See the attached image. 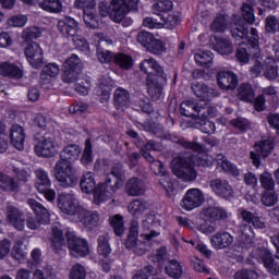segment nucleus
Listing matches in <instances>:
<instances>
[{"mask_svg": "<svg viewBox=\"0 0 279 279\" xmlns=\"http://www.w3.org/2000/svg\"><path fill=\"white\" fill-rule=\"evenodd\" d=\"M202 110H204V108L191 100H185L180 106V112L183 117H195V112L199 114Z\"/></svg>", "mask_w": 279, "mask_h": 279, "instance_id": "39", "label": "nucleus"}, {"mask_svg": "<svg viewBox=\"0 0 279 279\" xmlns=\"http://www.w3.org/2000/svg\"><path fill=\"white\" fill-rule=\"evenodd\" d=\"M41 34L43 32H40V28L36 26H31L23 31L22 37L26 43H29L31 40H36V38H40Z\"/></svg>", "mask_w": 279, "mask_h": 279, "instance_id": "58", "label": "nucleus"}, {"mask_svg": "<svg viewBox=\"0 0 279 279\" xmlns=\"http://www.w3.org/2000/svg\"><path fill=\"white\" fill-rule=\"evenodd\" d=\"M111 175H108L105 182L99 183L95 194L96 204H101V202H106V197L108 195H112V193H117L121 185L125 181V170H123V165L116 163L111 167Z\"/></svg>", "mask_w": 279, "mask_h": 279, "instance_id": "2", "label": "nucleus"}, {"mask_svg": "<svg viewBox=\"0 0 279 279\" xmlns=\"http://www.w3.org/2000/svg\"><path fill=\"white\" fill-rule=\"evenodd\" d=\"M238 97L241 101H245L246 104H252L254 101V88L250 83H242L238 88Z\"/></svg>", "mask_w": 279, "mask_h": 279, "instance_id": "36", "label": "nucleus"}, {"mask_svg": "<svg viewBox=\"0 0 279 279\" xmlns=\"http://www.w3.org/2000/svg\"><path fill=\"white\" fill-rule=\"evenodd\" d=\"M36 175V182H35V189L38 191V193H45L49 186H51V180H49V174L47 171L43 170V168H39L35 171Z\"/></svg>", "mask_w": 279, "mask_h": 279, "instance_id": "33", "label": "nucleus"}, {"mask_svg": "<svg viewBox=\"0 0 279 279\" xmlns=\"http://www.w3.org/2000/svg\"><path fill=\"white\" fill-rule=\"evenodd\" d=\"M13 173L16 177V181H19V184H21V182L23 184H26V182H29V179L32 178V170L29 169H23V168H13Z\"/></svg>", "mask_w": 279, "mask_h": 279, "instance_id": "55", "label": "nucleus"}, {"mask_svg": "<svg viewBox=\"0 0 279 279\" xmlns=\"http://www.w3.org/2000/svg\"><path fill=\"white\" fill-rule=\"evenodd\" d=\"M201 215L208 219L209 221H223V219H228V211L222 207L209 206L204 207L201 210Z\"/></svg>", "mask_w": 279, "mask_h": 279, "instance_id": "23", "label": "nucleus"}, {"mask_svg": "<svg viewBox=\"0 0 279 279\" xmlns=\"http://www.w3.org/2000/svg\"><path fill=\"white\" fill-rule=\"evenodd\" d=\"M83 21L90 29H97V27H99V16H97V12L84 10Z\"/></svg>", "mask_w": 279, "mask_h": 279, "instance_id": "46", "label": "nucleus"}, {"mask_svg": "<svg viewBox=\"0 0 279 279\" xmlns=\"http://www.w3.org/2000/svg\"><path fill=\"white\" fill-rule=\"evenodd\" d=\"M125 191L131 197H138L145 193V185L138 178H132L126 182Z\"/></svg>", "mask_w": 279, "mask_h": 279, "instance_id": "34", "label": "nucleus"}, {"mask_svg": "<svg viewBox=\"0 0 279 279\" xmlns=\"http://www.w3.org/2000/svg\"><path fill=\"white\" fill-rule=\"evenodd\" d=\"M60 75V65L57 63H48L45 65L40 73V83L50 84L53 77Z\"/></svg>", "mask_w": 279, "mask_h": 279, "instance_id": "30", "label": "nucleus"}, {"mask_svg": "<svg viewBox=\"0 0 279 279\" xmlns=\"http://www.w3.org/2000/svg\"><path fill=\"white\" fill-rule=\"evenodd\" d=\"M130 104V92L125 88L118 87L113 93V105L117 110H125Z\"/></svg>", "mask_w": 279, "mask_h": 279, "instance_id": "27", "label": "nucleus"}, {"mask_svg": "<svg viewBox=\"0 0 279 279\" xmlns=\"http://www.w3.org/2000/svg\"><path fill=\"white\" fill-rule=\"evenodd\" d=\"M59 149L60 144L53 136H44L35 145V154L40 158H53Z\"/></svg>", "mask_w": 279, "mask_h": 279, "instance_id": "8", "label": "nucleus"}, {"mask_svg": "<svg viewBox=\"0 0 279 279\" xmlns=\"http://www.w3.org/2000/svg\"><path fill=\"white\" fill-rule=\"evenodd\" d=\"M63 69H70L73 71H82V60L77 54H72L63 62Z\"/></svg>", "mask_w": 279, "mask_h": 279, "instance_id": "49", "label": "nucleus"}, {"mask_svg": "<svg viewBox=\"0 0 279 279\" xmlns=\"http://www.w3.org/2000/svg\"><path fill=\"white\" fill-rule=\"evenodd\" d=\"M264 76L270 81L278 80V65L271 57L265 59Z\"/></svg>", "mask_w": 279, "mask_h": 279, "instance_id": "37", "label": "nucleus"}, {"mask_svg": "<svg viewBox=\"0 0 279 279\" xmlns=\"http://www.w3.org/2000/svg\"><path fill=\"white\" fill-rule=\"evenodd\" d=\"M58 208L64 215H80L82 211V207L80 206V202L72 193L62 192L58 196Z\"/></svg>", "mask_w": 279, "mask_h": 279, "instance_id": "7", "label": "nucleus"}, {"mask_svg": "<svg viewBox=\"0 0 279 279\" xmlns=\"http://www.w3.org/2000/svg\"><path fill=\"white\" fill-rule=\"evenodd\" d=\"M126 250H132L134 254L142 256L146 252L145 242L138 241V221L133 220L131 222L128 239L125 241Z\"/></svg>", "mask_w": 279, "mask_h": 279, "instance_id": "10", "label": "nucleus"}, {"mask_svg": "<svg viewBox=\"0 0 279 279\" xmlns=\"http://www.w3.org/2000/svg\"><path fill=\"white\" fill-rule=\"evenodd\" d=\"M173 10V1L171 0H159L153 5V11L155 14L159 12H171Z\"/></svg>", "mask_w": 279, "mask_h": 279, "instance_id": "57", "label": "nucleus"}, {"mask_svg": "<svg viewBox=\"0 0 279 279\" xmlns=\"http://www.w3.org/2000/svg\"><path fill=\"white\" fill-rule=\"evenodd\" d=\"M140 69L143 73L149 75H155V77H159V82H167V74L158 61L154 58L145 59L141 62Z\"/></svg>", "mask_w": 279, "mask_h": 279, "instance_id": "15", "label": "nucleus"}, {"mask_svg": "<svg viewBox=\"0 0 279 279\" xmlns=\"http://www.w3.org/2000/svg\"><path fill=\"white\" fill-rule=\"evenodd\" d=\"M209 186L218 197H223L225 199H230L234 195V190L227 180L223 179H213L209 182Z\"/></svg>", "mask_w": 279, "mask_h": 279, "instance_id": "18", "label": "nucleus"}, {"mask_svg": "<svg viewBox=\"0 0 279 279\" xmlns=\"http://www.w3.org/2000/svg\"><path fill=\"white\" fill-rule=\"evenodd\" d=\"M234 279H258V272L254 270H238L234 274Z\"/></svg>", "mask_w": 279, "mask_h": 279, "instance_id": "64", "label": "nucleus"}, {"mask_svg": "<svg viewBox=\"0 0 279 279\" xmlns=\"http://www.w3.org/2000/svg\"><path fill=\"white\" fill-rule=\"evenodd\" d=\"M206 202V197L204 196V192L199 189H190L185 193L181 206L184 210H195V208H199Z\"/></svg>", "mask_w": 279, "mask_h": 279, "instance_id": "12", "label": "nucleus"}, {"mask_svg": "<svg viewBox=\"0 0 279 279\" xmlns=\"http://www.w3.org/2000/svg\"><path fill=\"white\" fill-rule=\"evenodd\" d=\"M217 83L221 90H234L239 86V76L232 71H220L217 74Z\"/></svg>", "mask_w": 279, "mask_h": 279, "instance_id": "16", "label": "nucleus"}, {"mask_svg": "<svg viewBox=\"0 0 279 279\" xmlns=\"http://www.w3.org/2000/svg\"><path fill=\"white\" fill-rule=\"evenodd\" d=\"M27 204L36 216H28L26 219V226L29 230H38L43 223H47L49 221V210L34 198H28Z\"/></svg>", "mask_w": 279, "mask_h": 279, "instance_id": "5", "label": "nucleus"}, {"mask_svg": "<svg viewBox=\"0 0 279 279\" xmlns=\"http://www.w3.org/2000/svg\"><path fill=\"white\" fill-rule=\"evenodd\" d=\"M110 223L117 236H121V234L125 232V227L123 226V217L121 215L112 216L110 218Z\"/></svg>", "mask_w": 279, "mask_h": 279, "instance_id": "52", "label": "nucleus"}, {"mask_svg": "<svg viewBox=\"0 0 279 279\" xmlns=\"http://www.w3.org/2000/svg\"><path fill=\"white\" fill-rule=\"evenodd\" d=\"M266 32L268 34H276L279 32V21L276 16L269 15L265 21Z\"/></svg>", "mask_w": 279, "mask_h": 279, "instance_id": "61", "label": "nucleus"}, {"mask_svg": "<svg viewBox=\"0 0 279 279\" xmlns=\"http://www.w3.org/2000/svg\"><path fill=\"white\" fill-rule=\"evenodd\" d=\"M215 162L223 173H228L233 178H239L241 175V171L239 170V168H236V166L230 162V160H228V158H226L223 154H218L216 156Z\"/></svg>", "mask_w": 279, "mask_h": 279, "instance_id": "24", "label": "nucleus"}, {"mask_svg": "<svg viewBox=\"0 0 279 279\" xmlns=\"http://www.w3.org/2000/svg\"><path fill=\"white\" fill-rule=\"evenodd\" d=\"M113 61L120 69H131L133 61L132 57L125 53H118L114 56Z\"/></svg>", "mask_w": 279, "mask_h": 279, "instance_id": "54", "label": "nucleus"}, {"mask_svg": "<svg viewBox=\"0 0 279 279\" xmlns=\"http://www.w3.org/2000/svg\"><path fill=\"white\" fill-rule=\"evenodd\" d=\"M255 150L251 151L254 167H260V157L267 158L274 151V138L268 137L255 144Z\"/></svg>", "mask_w": 279, "mask_h": 279, "instance_id": "11", "label": "nucleus"}, {"mask_svg": "<svg viewBox=\"0 0 279 279\" xmlns=\"http://www.w3.org/2000/svg\"><path fill=\"white\" fill-rule=\"evenodd\" d=\"M80 77V71L71 70L69 68H63V73L61 74V80L64 84H73V82H77Z\"/></svg>", "mask_w": 279, "mask_h": 279, "instance_id": "51", "label": "nucleus"}, {"mask_svg": "<svg viewBox=\"0 0 279 279\" xmlns=\"http://www.w3.org/2000/svg\"><path fill=\"white\" fill-rule=\"evenodd\" d=\"M65 236L68 241V247L72 256L75 258H84V256H88V254H90L88 242H86L85 239L77 238V235L71 231H68Z\"/></svg>", "mask_w": 279, "mask_h": 279, "instance_id": "6", "label": "nucleus"}, {"mask_svg": "<svg viewBox=\"0 0 279 279\" xmlns=\"http://www.w3.org/2000/svg\"><path fill=\"white\" fill-rule=\"evenodd\" d=\"M0 189L5 193H19L21 191V184L14 177L0 172Z\"/></svg>", "mask_w": 279, "mask_h": 279, "instance_id": "28", "label": "nucleus"}, {"mask_svg": "<svg viewBox=\"0 0 279 279\" xmlns=\"http://www.w3.org/2000/svg\"><path fill=\"white\" fill-rule=\"evenodd\" d=\"M98 8L102 16H110L114 23H121L125 19V14H128V4L123 0H111L110 4L100 2Z\"/></svg>", "mask_w": 279, "mask_h": 279, "instance_id": "3", "label": "nucleus"}, {"mask_svg": "<svg viewBox=\"0 0 279 279\" xmlns=\"http://www.w3.org/2000/svg\"><path fill=\"white\" fill-rule=\"evenodd\" d=\"M194 60L198 66H213V52L199 50L194 54Z\"/></svg>", "mask_w": 279, "mask_h": 279, "instance_id": "43", "label": "nucleus"}, {"mask_svg": "<svg viewBox=\"0 0 279 279\" xmlns=\"http://www.w3.org/2000/svg\"><path fill=\"white\" fill-rule=\"evenodd\" d=\"M33 279H56V272L51 266H47L44 270H35Z\"/></svg>", "mask_w": 279, "mask_h": 279, "instance_id": "59", "label": "nucleus"}, {"mask_svg": "<svg viewBox=\"0 0 279 279\" xmlns=\"http://www.w3.org/2000/svg\"><path fill=\"white\" fill-rule=\"evenodd\" d=\"M144 128L146 132H150V134H154L157 138H167V131H165L161 124L148 123Z\"/></svg>", "mask_w": 279, "mask_h": 279, "instance_id": "48", "label": "nucleus"}, {"mask_svg": "<svg viewBox=\"0 0 279 279\" xmlns=\"http://www.w3.org/2000/svg\"><path fill=\"white\" fill-rule=\"evenodd\" d=\"M145 210H147V202L141 198L133 199L128 205V213H130L132 217H141Z\"/></svg>", "mask_w": 279, "mask_h": 279, "instance_id": "35", "label": "nucleus"}, {"mask_svg": "<svg viewBox=\"0 0 279 279\" xmlns=\"http://www.w3.org/2000/svg\"><path fill=\"white\" fill-rule=\"evenodd\" d=\"M50 241L52 243L53 250L59 252V250H62L64 245H66L64 241V233L62 232V226L56 223L51 228V235Z\"/></svg>", "mask_w": 279, "mask_h": 279, "instance_id": "31", "label": "nucleus"}, {"mask_svg": "<svg viewBox=\"0 0 279 279\" xmlns=\"http://www.w3.org/2000/svg\"><path fill=\"white\" fill-rule=\"evenodd\" d=\"M114 86V81L110 76H102L99 78L98 88L100 90V95L105 97L106 101L110 98V92Z\"/></svg>", "mask_w": 279, "mask_h": 279, "instance_id": "41", "label": "nucleus"}, {"mask_svg": "<svg viewBox=\"0 0 279 279\" xmlns=\"http://www.w3.org/2000/svg\"><path fill=\"white\" fill-rule=\"evenodd\" d=\"M259 182L262 184V187L266 191H274L276 189V181H274V177L269 172H263L259 175Z\"/></svg>", "mask_w": 279, "mask_h": 279, "instance_id": "47", "label": "nucleus"}, {"mask_svg": "<svg viewBox=\"0 0 279 279\" xmlns=\"http://www.w3.org/2000/svg\"><path fill=\"white\" fill-rule=\"evenodd\" d=\"M154 35L147 32H140L137 34V43H140V45H142V47H145L146 49L149 48V46L154 41Z\"/></svg>", "mask_w": 279, "mask_h": 279, "instance_id": "63", "label": "nucleus"}, {"mask_svg": "<svg viewBox=\"0 0 279 279\" xmlns=\"http://www.w3.org/2000/svg\"><path fill=\"white\" fill-rule=\"evenodd\" d=\"M192 90L194 95H196L199 99H203V101H213V99L221 95L219 90L202 83L193 84Z\"/></svg>", "mask_w": 279, "mask_h": 279, "instance_id": "19", "label": "nucleus"}, {"mask_svg": "<svg viewBox=\"0 0 279 279\" xmlns=\"http://www.w3.org/2000/svg\"><path fill=\"white\" fill-rule=\"evenodd\" d=\"M165 271L167 276L174 279L182 278V274H183L182 265L177 259H170L168 262V265L165 267Z\"/></svg>", "mask_w": 279, "mask_h": 279, "instance_id": "38", "label": "nucleus"}, {"mask_svg": "<svg viewBox=\"0 0 279 279\" xmlns=\"http://www.w3.org/2000/svg\"><path fill=\"white\" fill-rule=\"evenodd\" d=\"M210 243L215 250H226L234 243V236L226 231L217 232L210 238Z\"/></svg>", "mask_w": 279, "mask_h": 279, "instance_id": "21", "label": "nucleus"}, {"mask_svg": "<svg viewBox=\"0 0 279 279\" xmlns=\"http://www.w3.org/2000/svg\"><path fill=\"white\" fill-rule=\"evenodd\" d=\"M11 144L19 151L25 149V130L19 124H13L10 132Z\"/></svg>", "mask_w": 279, "mask_h": 279, "instance_id": "22", "label": "nucleus"}, {"mask_svg": "<svg viewBox=\"0 0 279 279\" xmlns=\"http://www.w3.org/2000/svg\"><path fill=\"white\" fill-rule=\"evenodd\" d=\"M259 258L264 264V267L267 269L269 274L272 276L279 275V264L276 263L274 257L271 256V252H269L267 248H262L258 251Z\"/></svg>", "mask_w": 279, "mask_h": 279, "instance_id": "25", "label": "nucleus"}, {"mask_svg": "<svg viewBox=\"0 0 279 279\" xmlns=\"http://www.w3.org/2000/svg\"><path fill=\"white\" fill-rule=\"evenodd\" d=\"M69 279H86V267L74 264L70 269Z\"/></svg>", "mask_w": 279, "mask_h": 279, "instance_id": "53", "label": "nucleus"}, {"mask_svg": "<svg viewBox=\"0 0 279 279\" xmlns=\"http://www.w3.org/2000/svg\"><path fill=\"white\" fill-rule=\"evenodd\" d=\"M80 154L82 148L75 144L68 145L60 151V159L54 165V178L63 189H71L77 184L73 162L80 158Z\"/></svg>", "mask_w": 279, "mask_h": 279, "instance_id": "1", "label": "nucleus"}, {"mask_svg": "<svg viewBox=\"0 0 279 279\" xmlns=\"http://www.w3.org/2000/svg\"><path fill=\"white\" fill-rule=\"evenodd\" d=\"M24 53L27 62L33 66V69H40L43 62H45V57L43 53V48L38 43H29L24 49Z\"/></svg>", "mask_w": 279, "mask_h": 279, "instance_id": "13", "label": "nucleus"}, {"mask_svg": "<svg viewBox=\"0 0 279 279\" xmlns=\"http://www.w3.org/2000/svg\"><path fill=\"white\" fill-rule=\"evenodd\" d=\"M202 117L195 120L197 125H199L201 132L204 134H215L216 126L210 120L206 119V112H203Z\"/></svg>", "mask_w": 279, "mask_h": 279, "instance_id": "44", "label": "nucleus"}, {"mask_svg": "<svg viewBox=\"0 0 279 279\" xmlns=\"http://www.w3.org/2000/svg\"><path fill=\"white\" fill-rule=\"evenodd\" d=\"M38 7L53 14L62 12V2L60 0H38Z\"/></svg>", "mask_w": 279, "mask_h": 279, "instance_id": "40", "label": "nucleus"}, {"mask_svg": "<svg viewBox=\"0 0 279 279\" xmlns=\"http://www.w3.org/2000/svg\"><path fill=\"white\" fill-rule=\"evenodd\" d=\"M147 50L155 56H162V53L167 51V47L160 39H156L155 37L148 46Z\"/></svg>", "mask_w": 279, "mask_h": 279, "instance_id": "56", "label": "nucleus"}, {"mask_svg": "<svg viewBox=\"0 0 279 279\" xmlns=\"http://www.w3.org/2000/svg\"><path fill=\"white\" fill-rule=\"evenodd\" d=\"M172 173L183 180V182H193L197 178V172L193 168L191 158L177 157L172 160Z\"/></svg>", "mask_w": 279, "mask_h": 279, "instance_id": "4", "label": "nucleus"}, {"mask_svg": "<svg viewBox=\"0 0 279 279\" xmlns=\"http://www.w3.org/2000/svg\"><path fill=\"white\" fill-rule=\"evenodd\" d=\"M78 215H82L83 219L81 220L83 226L86 228V230H95L96 228H99V223H101V218L99 217V213L97 211H86L84 209H81V213Z\"/></svg>", "mask_w": 279, "mask_h": 279, "instance_id": "26", "label": "nucleus"}, {"mask_svg": "<svg viewBox=\"0 0 279 279\" xmlns=\"http://www.w3.org/2000/svg\"><path fill=\"white\" fill-rule=\"evenodd\" d=\"M97 252L100 254V256H108L112 252V248H110V243L108 242V236H98Z\"/></svg>", "mask_w": 279, "mask_h": 279, "instance_id": "50", "label": "nucleus"}, {"mask_svg": "<svg viewBox=\"0 0 279 279\" xmlns=\"http://www.w3.org/2000/svg\"><path fill=\"white\" fill-rule=\"evenodd\" d=\"M11 256L15 259V260H23V258H25V256H27V253L25 251H23V240H19L15 242Z\"/></svg>", "mask_w": 279, "mask_h": 279, "instance_id": "60", "label": "nucleus"}, {"mask_svg": "<svg viewBox=\"0 0 279 279\" xmlns=\"http://www.w3.org/2000/svg\"><path fill=\"white\" fill-rule=\"evenodd\" d=\"M0 75H2V77L21 80V77H23V71L20 70L14 63L3 62L0 64Z\"/></svg>", "mask_w": 279, "mask_h": 279, "instance_id": "32", "label": "nucleus"}, {"mask_svg": "<svg viewBox=\"0 0 279 279\" xmlns=\"http://www.w3.org/2000/svg\"><path fill=\"white\" fill-rule=\"evenodd\" d=\"M162 84H167V82H160V77H156V75L147 76V93L154 101H158L162 97Z\"/></svg>", "mask_w": 279, "mask_h": 279, "instance_id": "20", "label": "nucleus"}, {"mask_svg": "<svg viewBox=\"0 0 279 279\" xmlns=\"http://www.w3.org/2000/svg\"><path fill=\"white\" fill-rule=\"evenodd\" d=\"M80 184H81V191H83V193H86L87 195L90 193H94V199H95V195L97 193V189L99 187V185L95 183V177L93 172L90 171L85 172L81 179Z\"/></svg>", "mask_w": 279, "mask_h": 279, "instance_id": "29", "label": "nucleus"}, {"mask_svg": "<svg viewBox=\"0 0 279 279\" xmlns=\"http://www.w3.org/2000/svg\"><path fill=\"white\" fill-rule=\"evenodd\" d=\"M235 28L231 31V34L235 40H241L243 38H247V34H250V29L243 23V20H238L235 23Z\"/></svg>", "mask_w": 279, "mask_h": 279, "instance_id": "45", "label": "nucleus"}, {"mask_svg": "<svg viewBox=\"0 0 279 279\" xmlns=\"http://www.w3.org/2000/svg\"><path fill=\"white\" fill-rule=\"evenodd\" d=\"M160 226V219L156 214H148L142 221L141 239L144 241H154L157 236H160V231L156 230Z\"/></svg>", "mask_w": 279, "mask_h": 279, "instance_id": "9", "label": "nucleus"}, {"mask_svg": "<svg viewBox=\"0 0 279 279\" xmlns=\"http://www.w3.org/2000/svg\"><path fill=\"white\" fill-rule=\"evenodd\" d=\"M57 27L65 38H73L80 34V25H77V21L73 17L65 16L59 20Z\"/></svg>", "mask_w": 279, "mask_h": 279, "instance_id": "17", "label": "nucleus"}, {"mask_svg": "<svg viewBox=\"0 0 279 279\" xmlns=\"http://www.w3.org/2000/svg\"><path fill=\"white\" fill-rule=\"evenodd\" d=\"M177 145H180L183 149H191V151H196L197 154H204L206 147L203 144H199L195 141L191 142L184 137H181L177 141Z\"/></svg>", "mask_w": 279, "mask_h": 279, "instance_id": "42", "label": "nucleus"}, {"mask_svg": "<svg viewBox=\"0 0 279 279\" xmlns=\"http://www.w3.org/2000/svg\"><path fill=\"white\" fill-rule=\"evenodd\" d=\"M226 27H228V22L223 15H218L210 26L213 32H226Z\"/></svg>", "mask_w": 279, "mask_h": 279, "instance_id": "62", "label": "nucleus"}, {"mask_svg": "<svg viewBox=\"0 0 279 279\" xmlns=\"http://www.w3.org/2000/svg\"><path fill=\"white\" fill-rule=\"evenodd\" d=\"M5 217L9 225L15 230H25V214L14 205H8L5 208Z\"/></svg>", "mask_w": 279, "mask_h": 279, "instance_id": "14", "label": "nucleus"}]
</instances>
